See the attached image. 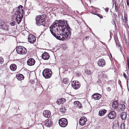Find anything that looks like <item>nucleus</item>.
Here are the masks:
<instances>
[{
    "instance_id": "f257e3e1",
    "label": "nucleus",
    "mask_w": 129,
    "mask_h": 129,
    "mask_svg": "<svg viewBox=\"0 0 129 129\" xmlns=\"http://www.w3.org/2000/svg\"><path fill=\"white\" fill-rule=\"evenodd\" d=\"M70 28L65 20H56L50 27V30L53 35L55 36L56 34L62 35L63 30Z\"/></svg>"
},
{
    "instance_id": "f03ea898",
    "label": "nucleus",
    "mask_w": 129,
    "mask_h": 129,
    "mask_svg": "<svg viewBox=\"0 0 129 129\" xmlns=\"http://www.w3.org/2000/svg\"><path fill=\"white\" fill-rule=\"evenodd\" d=\"M23 8L22 6L20 5L13 10V16H16V21L18 24L20 23L23 17Z\"/></svg>"
},
{
    "instance_id": "7ed1b4c3",
    "label": "nucleus",
    "mask_w": 129,
    "mask_h": 129,
    "mask_svg": "<svg viewBox=\"0 0 129 129\" xmlns=\"http://www.w3.org/2000/svg\"><path fill=\"white\" fill-rule=\"evenodd\" d=\"M72 29L69 28L63 30L62 35L61 34H56L55 33V36L53 35L57 39L60 40H63L66 39H68L70 38L71 34Z\"/></svg>"
},
{
    "instance_id": "20e7f679",
    "label": "nucleus",
    "mask_w": 129,
    "mask_h": 129,
    "mask_svg": "<svg viewBox=\"0 0 129 129\" xmlns=\"http://www.w3.org/2000/svg\"><path fill=\"white\" fill-rule=\"evenodd\" d=\"M42 18L41 16H38L36 17V24L38 26L42 25L44 26H45V18Z\"/></svg>"
},
{
    "instance_id": "39448f33",
    "label": "nucleus",
    "mask_w": 129,
    "mask_h": 129,
    "mask_svg": "<svg viewBox=\"0 0 129 129\" xmlns=\"http://www.w3.org/2000/svg\"><path fill=\"white\" fill-rule=\"evenodd\" d=\"M52 74L51 70L48 69H44L42 73L43 76L46 79L50 78Z\"/></svg>"
},
{
    "instance_id": "423d86ee",
    "label": "nucleus",
    "mask_w": 129,
    "mask_h": 129,
    "mask_svg": "<svg viewBox=\"0 0 129 129\" xmlns=\"http://www.w3.org/2000/svg\"><path fill=\"white\" fill-rule=\"evenodd\" d=\"M17 53L19 54H25L27 52V50L24 47L21 46H18L16 49Z\"/></svg>"
},
{
    "instance_id": "0eeeda50",
    "label": "nucleus",
    "mask_w": 129,
    "mask_h": 129,
    "mask_svg": "<svg viewBox=\"0 0 129 129\" xmlns=\"http://www.w3.org/2000/svg\"><path fill=\"white\" fill-rule=\"evenodd\" d=\"M59 124L61 127H65L68 124L67 120L64 118H60L59 120Z\"/></svg>"
},
{
    "instance_id": "6e6552de",
    "label": "nucleus",
    "mask_w": 129,
    "mask_h": 129,
    "mask_svg": "<svg viewBox=\"0 0 129 129\" xmlns=\"http://www.w3.org/2000/svg\"><path fill=\"white\" fill-rule=\"evenodd\" d=\"M71 83L72 86L76 89H78L80 86V82L77 81H72Z\"/></svg>"
},
{
    "instance_id": "1a4fd4ad",
    "label": "nucleus",
    "mask_w": 129,
    "mask_h": 129,
    "mask_svg": "<svg viewBox=\"0 0 129 129\" xmlns=\"http://www.w3.org/2000/svg\"><path fill=\"white\" fill-rule=\"evenodd\" d=\"M28 42L30 43L33 44L36 41V38L34 36L30 34L28 36Z\"/></svg>"
},
{
    "instance_id": "9d476101",
    "label": "nucleus",
    "mask_w": 129,
    "mask_h": 129,
    "mask_svg": "<svg viewBox=\"0 0 129 129\" xmlns=\"http://www.w3.org/2000/svg\"><path fill=\"white\" fill-rule=\"evenodd\" d=\"M116 113L114 111H112L110 112L108 114V116L109 118L110 119H113L116 117Z\"/></svg>"
},
{
    "instance_id": "9b49d317",
    "label": "nucleus",
    "mask_w": 129,
    "mask_h": 129,
    "mask_svg": "<svg viewBox=\"0 0 129 129\" xmlns=\"http://www.w3.org/2000/svg\"><path fill=\"white\" fill-rule=\"evenodd\" d=\"M87 119L85 117L83 116L81 118L79 122V124L81 125H83L86 123Z\"/></svg>"
},
{
    "instance_id": "f8f14e48",
    "label": "nucleus",
    "mask_w": 129,
    "mask_h": 129,
    "mask_svg": "<svg viewBox=\"0 0 129 129\" xmlns=\"http://www.w3.org/2000/svg\"><path fill=\"white\" fill-rule=\"evenodd\" d=\"M43 115L44 117L46 118H49L51 116V112L48 110H45L43 112Z\"/></svg>"
},
{
    "instance_id": "ddd939ff",
    "label": "nucleus",
    "mask_w": 129,
    "mask_h": 129,
    "mask_svg": "<svg viewBox=\"0 0 129 129\" xmlns=\"http://www.w3.org/2000/svg\"><path fill=\"white\" fill-rule=\"evenodd\" d=\"M53 121L51 119H47L45 121V125L48 127L51 126L53 124Z\"/></svg>"
},
{
    "instance_id": "4468645a",
    "label": "nucleus",
    "mask_w": 129,
    "mask_h": 129,
    "mask_svg": "<svg viewBox=\"0 0 129 129\" xmlns=\"http://www.w3.org/2000/svg\"><path fill=\"white\" fill-rule=\"evenodd\" d=\"M105 61L103 59H99L98 61V64L100 67H103L105 65Z\"/></svg>"
},
{
    "instance_id": "2eb2a0df",
    "label": "nucleus",
    "mask_w": 129,
    "mask_h": 129,
    "mask_svg": "<svg viewBox=\"0 0 129 129\" xmlns=\"http://www.w3.org/2000/svg\"><path fill=\"white\" fill-rule=\"evenodd\" d=\"M35 62V61L33 58H30L28 59L27 61V63L29 66H32L34 64Z\"/></svg>"
},
{
    "instance_id": "dca6fc26",
    "label": "nucleus",
    "mask_w": 129,
    "mask_h": 129,
    "mask_svg": "<svg viewBox=\"0 0 129 129\" xmlns=\"http://www.w3.org/2000/svg\"><path fill=\"white\" fill-rule=\"evenodd\" d=\"M101 97V95L98 93H95L92 95L91 97L95 100H98L100 99Z\"/></svg>"
},
{
    "instance_id": "f3484780",
    "label": "nucleus",
    "mask_w": 129,
    "mask_h": 129,
    "mask_svg": "<svg viewBox=\"0 0 129 129\" xmlns=\"http://www.w3.org/2000/svg\"><path fill=\"white\" fill-rule=\"evenodd\" d=\"M117 101H115L113 102V103L112 107V108L113 109V110H118V108L119 107V104H118V103Z\"/></svg>"
},
{
    "instance_id": "a211bd4d",
    "label": "nucleus",
    "mask_w": 129,
    "mask_h": 129,
    "mask_svg": "<svg viewBox=\"0 0 129 129\" xmlns=\"http://www.w3.org/2000/svg\"><path fill=\"white\" fill-rule=\"evenodd\" d=\"M49 55L47 52L43 53L42 55V58L44 60H48L49 58Z\"/></svg>"
},
{
    "instance_id": "6ab92c4d",
    "label": "nucleus",
    "mask_w": 129,
    "mask_h": 129,
    "mask_svg": "<svg viewBox=\"0 0 129 129\" xmlns=\"http://www.w3.org/2000/svg\"><path fill=\"white\" fill-rule=\"evenodd\" d=\"M125 108V106L124 104H119V107L118 110L119 111H122L124 110Z\"/></svg>"
},
{
    "instance_id": "aec40b11",
    "label": "nucleus",
    "mask_w": 129,
    "mask_h": 129,
    "mask_svg": "<svg viewBox=\"0 0 129 129\" xmlns=\"http://www.w3.org/2000/svg\"><path fill=\"white\" fill-rule=\"evenodd\" d=\"M10 68L12 71H14L16 70L17 66L14 64H12L10 66Z\"/></svg>"
},
{
    "instance_id": "412c9836",
    "label": "nucleus",
    "mask_w": 129,
    "mask_h": 129,
    "mask_svg": "<svg viewBox=\"0 0 129 129\" xmlns=\"http://www.w3.org/2000/svg\"><path fill=\"white\" fill-rule=\"evenodd\" d=\"M120 116L123 120L125 119L127 117L126 113L125 112H122L120 114Z\"/></svg>"
},
{
    "instance_id": "4be33fe9",
    "label": "nucleus",
    "mask_w": 129,
    "mask_h": 129,
    "mask_svg": "<svg viewBox=\"0 0 129 129\" xmlns=\"http://www.w3.org/2000/svg\"><path fill=\"white\" fill-rule=\"evenodd\" d=\"M106 111V110L105 109L100 110L99 111V115L101 116H102L105 114Z\"/></svg>"
},
{
    "instance_id": "5701e85b",
    "label": "nucleus",
    "mask_w": 129,
    "mask_h": 129,
    "mask_svg": "<svg viewBox=\"0 0 129 129\" xmlns=\"http://www.w3.org/2000/svg\"><path fill=\"white\" fill-rule=\"evenodd\" d=\"M24 77L22 74H20L18 75L17 76V78L19 80L21 81L23 79Z\"/></svg>"
},
{
    "instance_id": "b1692460",
    "label": "nucleus",
    "mask_w": 129,
    "mask_h": 129,
    "mask_svg": "<svg viewBox=\"0 0 129 129\" xmlns=\"http://www.w3.org/2000/svg\"><path fill=\"white\" fill-rule=\"evenodd\" d=\"M74 104L75 105H76V106H77L78 107L81 108L82 107V105L80 102L78 101H75L74 102Z\"/></svg>"
},
{
    "instance_id": "393cba45",
    "label": "nucleus",
    "mask_w": 129,
    "mask_h": 129,
    "mask_svg": "<svg viewBox=\"0 0 129 129\" xmlns=\"http://www.w3.org/2000/svg\"><path fill=\"white\" fill-rule=\"evenodd\" d=\"M69 81H70L67 78H63L62 81L63 83L65 84H68L69 83Z\"/></svg>"
},
{
    "instance_id": "a878e982",
    "label": "nucleus",
    "mask_w": 129,
    "mask_h": 129,
    "mask_svg": "<svg viewBox=\"0 0 129 129\" xmlns=\"http://www.w3.org/2000/svg\"><path fill=\"white\" fill-rule=\"evenodd\" d=\"M118 121H114L113 123V128H114L115 127H118Z\"/></svg>"
},
{
    "instance_id": "bb28decb",
    "label": "nucleus",
    "mask_w": 129,
    "mask_h": 129,
    "mask_svg": "<svg viewBox=\"0 0 129 129\" xmlns=\"http://www.w3.org/2000/svg\"><path fill=\"white\" fill-rule=\"evenodd\" d=\"M60 111L62 113H64L66 111V109L64 107H62L60 109Z\"/></svg>"
},
{
    "instance_id": "cd10ccee",
    "label": "nucleus",
    "mask_w": 129,
    "mask_h": 129,
    "mask_svg": "<svg viewBox=\"0 0 129 129\" xmlns=\"http://www.w3.org/2000/svg\"><path fill=\"white\" fill-rule=\"evenodd\" d=\"M116 44L117 46L118 47H119L120 46V44L118 40L117 39L115 40Z\"/></svg>"
},
{
    "instance_id": "c85d7f7f",
    "label": "nucleus",
    "mask_w": 129,
    "mask_h": 129,
    "mask_svg": "<svg viewBox=\"0 0 129 129\" xmlns=\"http://www.w3.org/2000/svg\"><path fill=\"white\" fill-rule=\"evenodd\" d=\"M116 44L117 46L118 47H119L120 46V44L118 40L117 39L115 40Z\"/></svg>"
},
{
    "instance_id": "c756f323",
    "label": "nucleus",
    "mask_w": 129,
    "mask_h": 129,
    "mask_svg": "<svg viewBox=\"0 0 129 129\" xmlns=\"http://www.w3.org/2000/svg\"><path fill=\"white\" fill-rule=\"evenodd\" d=\"M127 15L124 14V19L125 21V22H127Z\"/></svg>"
},
{
    "instance_id": "7c9ffc66",
    "label": "nucleus",
    "mask_w": 129,
    "mask_h": 129,
    "mask_svg": "<svg viewBox=\"0 0 129 129\" xmlns=\"http://www.w3.org/2000/svg\"><path fill=\"white\" fill-rule=\"evenodd\" d=\"M2 28L6 30H8L9 29L8 27L6 25H5V26H3L2 27Z\"/></svg>"
},
{
    "instance_id": "2f4dec72",
    "label": "nucleus",
    "mask_w": 129,
    "mask_h": 129,
    "mask_svg": "<svg viewBox=\"0 0 129 129\" xmlns=\"http://www.w3.org/2000/svg\"><path fill=\"white\" fill-rule=\"evenodd\" d=\"M91 72V71L89 70H86L85 71V73L88 75H90Z\"/></svg>"
},
{
    "instance_id": "473e14b6",
    "label": "nucleus",
    "mask_w": 129,
    "mask_h": 129,
    "mask_svg": "<svg viewBox=\"0 0 129 129\" xmlns=\"http://www.w3.org/2000/svg\"><path fill=\"white\" fill-rule=\"evenodd\" d=\"M4 59L3 58L1 57H0V63L1 64L2 63L4 62Z\"/></svg>"
},
{
    "instance_id": "72a5a7b5",
    "label": "nucleus",
    "mask_w": 129,
    "mask_h": 129,
    "mask_svg": "<svg viewBox=\"0 0 129 129\" xmlns=\"http://www.w3.org/2000/svg\"><path fill=\"white\" fill-rule=\"evenodd\" d=\"M61 102L62 101H61V99H59L57 101V103L59 105L61 103Z\"/></svg>"
},
{
    "instance_id": "f704fd0d",
    "label": "nucleus",
    "mask_w": 129,
    "mask_h": 129,
    "mask_svg": "<svg viewBox=\"0 0 129 129\" xmlns=\"http://www.w3.org/2000/svg\"><path fill=\"white\" fill-rule=\"evenodd\" d=\"M120 128L121 129H124V123H122L121 125Z\"/></svg>"
},
{
    "instance_id": "c9c22d12",
    "label": "nucleus",
    "mask_w": 129,
    "mask_h": 129,
    "mask_svg": "<svg viewBox=\"0 0 129 129\" xmlns=\"http://www.w3.org/2000/svg\"><path fill=\"white\" fill-rule=\"evenodd\" d=\"M61 100V101H62L61 103H63L66 101L65 99L64 98H62L60 99Z\"/></svg>"
},
{
    "instance_id": "e433bc0d",
    "label": "nucleus",
    "mask_w": 129,
    "mask_h": 129,
    "mask_svg": "<svg viewBox=\"0 0 129 129\" xmlns=\"http://www.w3.org/2000/svg\"><path fill=\"white\" fill-rule=\"evenodd\" d=\"M15 21H13V22H11L10 23V24H11V25L12 26H13L15 24Z\"/></svg>"
},
{
    "instance_id": "4c0bfd02",
    "label": "nucleus",
    "mask_w": 129,
    "mask_h": 129,
    "mask_svg": "<svg viewBox=\"0 0 129 129\" xmlns=\"http://www.w3.org/2000/svg\"><path fill=\"white\" fill-rule=\"evenodd\" d=\"M123 75L124 77L125 78H127V76H126L125 73H124L123 74Z\"/></svg>"
},
{
    "instance_id": "58836bf2",
    "label": "nucleus",
    "mask_w": 129,
    "mask_h": 129,
    "mask_svg": "<svg viewBox=\"0 0 129 129\" xmlns=\"http://www.w3.org/2000/svg\"><path fill=\"white\" fill-rule=\"evenodd\" d=\"M115 10L116 12H117V11L118 10V7L117 6H116L115 4Z\"/></svg>"
},
{
    "instance_id": "ea45409f",
    "label": "nucleus",
    "mask_w": 129,
    "mask_h": 129,
    "mask_svg": "<svg viewBox=\"0 0 129 129\" xmlns=\"http://www.w3.org/2000/svg\"><path fill=\"white\" fill-rule=\"evenodd\" d=\"M103 78H106L107 77V75H106V74H104L103 75Z\"/></svg>"
},
{
    "instance_id": "a19ab883",
    "label": "nucleus",
    "mask_w": 129,
    "mask_h": 129,
    "mask_svg": "<svg viewBox=\"0 0 129 129\" xmlns=\"http://www.w3.org/2000/svg\"><path fill=\"white\" fill-rule=\"evenodd\" d=\"M105 11L107 12L108 11L109 8H106L105 9Z\"/></svg>"
},
{
    "instance_id": "79ce46f5",
    "label": "nucleus",
    "mask_w": 129,
    "mask_h": 129,
    "mask_svg": "<svg viewBox=\"0 0 129 129\" xmlns=\"http://www.w3.org/2000/svg\"><path fill=\"white\" fill-rule=\"evenodd\" d=\"M107 90L108 91H110L111 90V88L110 87H108L107 88Z\"/></svg>"
},
{
    "instance_id": "37998d69",
    "label": "nucleus",
    "mask_w": 129,
    "mask_h": 129,
    "mask_svg": "<svg viewBox=\"0 0 129 129\" xmlns=\"http://www.w3.org/2000/svg\"><path fill=\"white\" fill-rule=\"evenodd\" d=\"M127 5L128 6H129V0H127Z\"/></svg>"
},
{
    "instance_id": "c03bdc74",
    "label": "nucleus",
    "mask_w": 129,
    "mask_h": 129,
    "mask_svg": "<svg viewBox=\"0 0 129 129\" xmlns=\"http://www.w3.org/2000/svg\"><path fill=\"white\" fill-rule=\"evenodd\" d=\"M38 1L39 3H40V4L42 3V0H38Z\"/></svg>"
},
{
    "instance_id": "a18cd8bd",
    "label": "nucleus",
    "mask_w": 129,
    "mask_h": 129,
    "mask_svg": "<svg viewBox=\"0 0 129 129\" xmlns=\"http://www.w3.org/2000/svg\"><path fill=\"white\" fill-rule=\"evenodd\" d=\"M127 66L129 65V61L128 60L127 61Z\"/></svg>"
},
{
    "instance_id": "49530a36",
    "label": "nucleus",
    "mask_w": 129,
    "mask_h": 129,
    "mask_svg": "<svg viewBox=\"0 0 129 129\" xmlns=\"http://www.w3.org/2000/svg\"><path fill=\"white\" fill-rule=\"evenodd\" d=\"M8 129H13V128L12 127H9L8 128Z\"/></svg>"
},
{
    "instance_id": "de8ad7c7",
    "label": "nucleus",
    "mask_w": 129,
    "mask_h": 129,
    "mask_svg": "<svg viewBox=\"0 0 129 129\" xmlns=\"http://www.w3.org/2000/svg\"><path fill=\"white\" fill-rule=\"evenodd\" d=\"M112 23L114 25L115 23V22L114 21H113V22H112Z\"/></svg>"
},
{
    "instance_id": "09e8293b",
    "label": "nucleus",
    "mask_w": 129,
    "mask_h": 129,
    "mask_svg": "<svg viewBox=\"0 0 129 129\" xmlns=\"http://www.w3.org/2000/svg\"><path fill=\"white\" fill-rule=\"evenodd\" d=\"M89 37H85V38L86 39H87V38L88 39V38H89Z\"/></svg>"
},
{
    "instance_id": "8fccbe9b",
    "label": "nucleus",
    "mask_w": 129,
    "mask_h": 129,
    "mask_svg": "<svg viewBox=\"0 0 129 129\" xmlns=\"http://www.w3.org/2000/svg\"><path fill=\"white\" fill-rule=\"evenodd\" d=\"M100 17V18H103L102 16H101Z\"/></svg>"
},
{
    "instance_id": "3c124183",
    "label": "nucleus",
    "mask_w": 129,
    "mask_h": 129,
    "mask_svg": "<svg viewBox=\"0 0 129 129\" xmlns=\"http://www.w3.org/2000/svg\"><path fill=\"white\" fill-rule=\"evenodd\" d=\"M128 68L129 71V65L128 66Z\"/></svg>"
},
{
    "instance_id": "603ef678",
    "label": "nucleus",
    "mask_w": 129,
    "mask_h": 129,
    "mask_svg": "<svg viewBox=\"0 0 129 129\" xmlns=\"http://www.w3.org/2000/svg\"><path fill=\"white\" fill-rule=\"evenodd\" d=\"M128 90L129 91V87H128Z\"/></svg>"
},
{
    "instance_id": "864d4df0",
    "label": "nucleus",
    "mask_w": 129,
    "mask_h": 129,
    "mask_svg": "<svg viewBox=\"0 0 129 129\" xmlns=\"http://www.w3.org/2000/svg\"><path fill=\"white\" fill-rule=\"evenodd\" d=\"M127 80H128V79ZM128 82V81H127V83Z\"/></svg>"
},
{
    "instance_id": "5fc2aeb1",
    "label": "nucleus",
    "mask_w": 129,
    "mask_h": 129,
    "mask_svg": "<svg viewBox=\"0 0 129 129\" xmlns=\"http://www.w3.org/2000/svg\"><path fill=\"white\" fill-rule=\"evenodd\" d=\"M120 50H121V48H120Z\"/></svg>"
}]
</instances>
